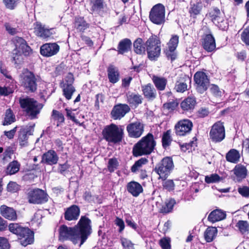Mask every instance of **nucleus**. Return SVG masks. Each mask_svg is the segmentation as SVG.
I'll use <instances>...</instances> for the list:
<instances>
[{"label": "nucleus", "instance_id": "obj_1", "mask_svg": "<svg viewBox=\"0 0 249 249\" xmlns=\"http://www.w3.org/2000/svg\"><path fill=\"white\" fill-rule=\"evenodd\" d=\"M91 231L90 220L86 216H82L78 224L73 227L61 225L58 229L59 239L61 241L69 240L74 244L80 241V247L87 239Z\"/></svg>", "mask_w": 249, "mask_h": 249}, {"label": "nucleus", "instance_id": "obj_2", "mask_svg": "<svg viewBox=\"0 0 249 249\" xmlns=\"http://www.w3.org/2000/svg\"><path fill=\"white\" fill-rule=\"evenodd\" d=\"M156 145L153 135L148 133L137 142L133 149V154L135 157L150 154Z\"/></svg>", "mask_w": 249, "mask_h": 249}, {"label": "nucleus", "instance_id": "obj_3", "mask_svg": "<svg viewBox=\"0 0 249 249\" xmlns=\"http://www.w3.org/2000/svg\"><path fill=\"white\" fill-rule=\"evenodd\" d=\"M102 133L104 138L108 142L119 143L124 137V127L111 124L105 127Z\"/></svg>", "mask_w": 249, "mask_h": 249}, {"label": "nucleus", "instance_id": "obj_4", "mask_svg": "<svg viewBox=\"0 0 249 249\" xmlns=\"http://www.w3.org/2000/svg\"><path fill=\"white\" fill-rule=\"evenodd\" d=\"M10 231L18 236L20 244L24 247L31 244L34 242V233L29 229L24 228L17 223H12L9 226Z\"/></svg>", "mask_w": 249, "mask_h": 249}, {"label": "nucleus", "instance_id": "obj_5", "mask_svg": "<svg viewBox=\"0 0 249 249\" xmlns=\"http://www.w3.org/2000/svg\"><path fill=\"white\" fill-rule=\"evenodd\" d=\"M148 57L151 60H155L160 55V41L156 36H152L145 43Z\"/></svg>", "mask_w": 249, "mask_h": 249}, {"label": "nucleus", "instance_id": "obj_6", "mask_svg": "<svg viewBox=\"0 0 249 249\" xmlns=\"http://www.w3.org/2000/svg\"><path fill=\"white\" fill-rule=\"evenodd\" d=\"M19 80L22 86L31 92H34L37 89L36 78L34 74L27 69L22 71Z\"/></svg>", "mask_w": 249, "mask_h": 249}, {"label": "nucleus", "instance_id": "obj_7", "mask_svg": "<svg viewBox=\"0 0 249 249\" xmlns=\"http://www.w3.org/2000/svg\"><path fill=\"white\" fill-rule=\"evenodd\" d=\"M173 168L174 163L172 158L167 157L156 165L154 170L159 175V178L165 180L170 174Z\"/></svg>", "mask_w": 249, "mask_h": 249}, {"label": "nucleus", "instance_id": "obj_8", "mask_svg": "<svg viewBox=\"0 0 249 249\" xmlns=\"http://www.w3.org/2000/svg\"><path fill=\"white\" fill-rule=\"evenodd\" d=\"M149 18L154 23L160 25L165 21V7L161 4H157L151 9Z\"/></svg>", "mask_w": 249, "mask_h": 249}, {"label": "nucleus", "instance_id": "obj_9", "mask_svg": "<svg viewBox=\"0 0 249 249\" xmlns=\"http://www.w3.org/2000/svg\"><path fill=\"white\" fill-rule=\"evenodd\" d=\"M27 199L30 203L39 204L46 202L48 196L43 190L37 188L29 191Z\"/></svg>", "mask_w": 249, "mask_h": 249}, {"label": "nucleus", "instance_id": "obj_10", "mask_svg": "<svg viewBox=\"0 0 249 249\" xmlns=\"http://www.w3.org/2000/svg\"><path fill=\"white\" fill-rule=\"evenodd\" d=\"M208 16L213 22L219 29L225 30L227 28V21L224 19L222 14L218 8H214L211 10L208 14Z\"/></svg>", "mask_w": 249, "mask_h": 249}, {"label": "nucleus", "instance_id": "obj_11", "mask_svg": "<svg viewBox=\"0 0 249 249\" xmlns=\"http://www.w3.org/2000/svg\"><path fill=\"white\" fill-rule=\"evenodd\" d=\"M210 137L212 141L215 142H220L225 138V129L222 123L217 122L212 126Z\"/></svg>", "mask_w": 249, "mask_h": 249}, {"label": "nucleus", "instance_id": "obj_12", "mask_svg": "<svg viewBox=\"0 0 249 249\" xmlns=\"http://www.w3.org/2000/svg\"><path fill=\"white\" fill-rule=\"evenodd\" d=\"M194 80L196 84V89L200 93H203L209 85V80L205 73L197 71L194 75Z\"/></svg>", "mask_w": 249, "mask_h": 249}, {"label": "nucleus", "instance_id": "obj_13", "mask_svg": "<svg viewBox=\"0 0 249 249\" xmlns=\"http://www.w3.org/2000/svg\"><path fill=\"white\" fill-rule=\"evenodd\" d=\"M128 136L131 138H139L144 131V125L140 122H136L128 124L126 126Z\"/></svg>", "mask_w": 249, "mask_h": 249}, {"label": "nucleus", "instance_id": "obj_14", "mask_svg": "<svg viewBox=\"0 0 249 249\" xmlns=\"http://www.w3.org/2000/svg\"><path fill=\"white\" fill-rule=\"evenodd\" d=\"M192 127L193 124L190 120H181L175 125L176 133L178 136L186 135L191 132Z\"/></svg>", "mask_w": 249, "mask_h": 249}, {"label": "nucleus", "instance_id": "obj_15", "mask_svg": "<svg viewBox=\"0 0 249 249\" xmlns=\"http://www.w3.org/2000/svg\"><path fill=\"white\" fill-rule=\"evenodd\" d=\"M59 49V45L56 43H46L41 46L40 52L43 56L50 57L57 54Z\"/></svg>", "mask_w": 249, "mask_h": 249}, {"label": "nucleus", "instance_id": "obj_16", "mask_svg": "<svg viewBox=\"0 0 249 249\" xmlns=\"http://www.w3.org/2000/svg\"><path fill=\"white\" fill-rule=\"evenodd\" d=\"M13 41L15 45V49L20 52L22 55L27 56L32 53L31 48L22 38L16 36L14 38Z\"/></svg>", "mask_w": 249, "mask_h": 249}, {"label": "nucleus", "instance_id": "obj_17", "mask_svg": "<svg viewBox=\"0 0 249 249\" xmlns=\"http://www.w3.org/2000/svg\"><path fill=\"white\" fill-rule=\"evenodd\" d=\"M178 43V36L177 35L172 36L167 43L168 49L166 51V54L168 59L171 61L174 60L176 58L175 51Z\"/></svg>", "mask_w": 249, "mask_h": 249}, {"label": "nucleus", "instance_id": "obj_18", "mask_svg": "<svg viewBox=\"0 0 249 249\" xmlns=\"http://www.w3.org/2000/svg\"><path fill=\"white\" fill-rule=\"evenodd\" d=\"M19 104L23 109H42L43 105L38 103L33 98L26 97L20 98Z\"/></svg>", "mask_w": 249, "mask_h": 249}, {"label": "nucleus", "instance_id": "obj_19", "mask_svg": "<svg viewBox=\"0 0 249 249\" xmlns=\"http://www.w3.org/2000/svg\"><path fill=\"white\" fill-rule=\"evenodd\" d=\"M58 157L56 153L52 150H49L42 156L41 162L48 165H53L57 163Z\"/></svg>", "mask_w": 249, "mask_h": 249}, {"label": "nucleus", "instance_id": "obj_20", "mask_svg": "<svg viewBox=\"0 0 249 249\" xmlns=\"http://www.w3.org/2000/svg\"><path fill=\"white\" fill-rule=\"evenodd\" d=\"M80 214L79 208L75 205L71 206L66 211L64 217L68 221L74 220L78 219Z\"/></svg>", "mask_w": 249, "mask_h": 249}, {"label": "nucleus", "instance_id": "obj_21", "mask_svg": "<svg viewBox=\"0 0 249 249\" xmlns=\"http://www.w3.org/2000/svg\"><path fill=\"white\" fill-rule=\"evenodd\" d=\"M126 190L134 197H137L143 191L142 185L138 182L132 181L126 185Z\"/></svg>", "mask_w": 249, "mask_h": 249}, {"label": "nucleus", "instance_id": "obj_22", "mask_svg": "<svg viewBox=\"0 0 249 249\" xmlns=\"http://www.w3.org/2000/svg\"><path fill=\"white\" fill-rule=\"evenodd\" d=\"M232 172L235 175L234 179L238 182L246 178L248 173L246 167L241 164H237L232 170Z\"/></svg>", "mask_w": 249, "mask_h": 249}, {"label": "nucleus", "instance_id": "obj_23", "mask_svg": "<svg viewBox=\"0 0 249 249\" xmlns=\"http://www.w3.org/2000/svg\"><path fill=\"white\" fill-rule=\"evenodd\" d=\"M107 77L109 81L115 84L119 81L120 79V73L118 69L113 65H110L107 69Z\"/></svg>", "mask_w": 249, "mask_h": 249}, {"label": "nucleus", "instance_id": "obj_24", "mask_svg": "<svg viewBox=\"0 0 249 249\" xmlns=\"http://www.w3.org/2000/svg\"><path fill=\"white\" fill-rule=\"evenodd\" d=\"M203 48L208 52H211L215 49V42L213 36L208 34L205 36L202 42Z\"/></svg>", "mask_w": 249, "mask_h": 249}, {"label": "nucleus", "instance_id": "obj_25", "mask_svg": "<svg viewBox=\"0 0 249 249\" xmlns=\"http://www.w3.org/2000/svg\"><path fill=\"white\" fill-rule=\"evenodd\" d=\"M1 214L5 218L10 220H15L17 218L16 211L11 207L2 205L0 208Z\"/></svg>", "mask_w": 249, "mask_h": 249}, {"label": "nucleus", "instance_id": "obj_26", "mask_svg": "<svg viewBox=\"0 0 249 249\" xmlns=\"http://www.w3.org/2000/svg\"><path fill=\"white\" fill-rule=\"evenodd\" d=\"M35 32L36 35L43 38H46L52 35L49 29H46L40 23L36 22L35 25Z\"/></svg>", "mask_w": 249, "mask_h": 249}, {"label": "nucleus", "instance_id": "obj_27", "mask_svg": "<svg viewBox=\"0 0 249 249\" xmlns=\"http://www.w3.org/2000/svg\"><path fill=\"white\" fill-rule=\"evenodd\" d=\"M91 10L101 13L106 11L107 4L104 0H90Z\"/></svg>", "mask_w": 249, "mask_h": 249}, {"label": "nucleus", "instance_id": "obj_28", "mask_svg": "<svg viewBox=\"0 0 249 249\" xmlns=\"http://www.w3.org/2000/svg\"><path fill=\"white\" fill-rule=\"evenodd\" d=\"M226 214L225 212L220 210H215L209 215L208 219L209 221L214 223L225 218Z\"/></svg>", "mask_w": 249, "mask_h": 249}, {"label": "nucleus", "instance_id": "obj_29", "mask_svg": "<svg viewBox=\"0 0 249 249\" xmlns=\"http://www.w3.org/2000/svg\"><path fill=\"white\" fill-rule=\"evenodd\" d=\"M134 51L139 54H142L145 52V45L144 44L142 39L141 38H138L133 43Z\"/></svg>", "mask_w": 249, "mask_h": 249}, {"label": "nucleus", "instance_id": "obj_30", "mask_svg": "<svg viewBox=\"0 0 249 249\" xmlns=\"http://www.w3.org/2000/svg\"><path fill=\"white\" fill-rule=\"evenodd\" d=\"M142 91L144 96L149 100H153L156 97V90L151 84L143 86Z\"/></svg>", "mask_w": 249, "mask_h": 249}, {"label": "nucleus", "instance_id": "obj_31", "mask_svg": "<svg viewBox=\"0 0 249 249\" xmlns=\"http://www.w3.org/2000/svg\"><path fill=\"white\" fill-rule=\"evenodd\" d=\"M131 46V42L129 39H124L119 42L118 45V53L120 54H124L128 52Z\"/></svg>", "mask_w": 249, "mask_h": 249}, {"label": "nucleus", "instance_id": "obj_32", "mask_svg": "<svg viewBox=\"0 0 249 249\" xmlns=\"http://www.w3.org/2000/svg\"><path fill=\"white\" fill-rule=\"evenodd\" d=\"M217 233V229L213 227L207 228L204 232L205 239L207 242H211L215 238Z\"/></svg>", "mask_w": 249, "mask_h": 249}, {"label": "nucleus", "instance_id": "obj_33", "mask_svg": "<svg viewBox=\"0 0 249 249\" xmlns=\"http://www.w3.org/2000/svg\"><path fill=\"white\" fill-rule=\"evenodd\" d=\"M196 100L194 97H188L180 104L182 109H194L196 105Z\"/></svg>", "mask_w": 249, "mask_h": 249}, {"label": "nucleus", "instance_id": "obj_34", "mask_svg": "<svg viewBox=\"0 0 249 249\" xmlns=\"http://www.w3.org/2000/svg\"><path fill=\"white\" fill-rule=\"evenodd\" d=\"M240 154L239 152L232 149L230 150L226 155L227 160L232 163H236L239 160Z\"/></svg>", "mask_w": 249, "mask_h": 249}, {"label": "nucleus", "instance_id": "obj_35", "mask_svg": "<svg viewBox=\"0 0 249 249\" xmlns=\"http://www.w3.org/2000/svg\"><path fill=\"white\" fill-rule=\"evenodd\" d=\"M153 81L158 89L160 90H163L164 89L167 83V80L165 78L158 76H154L153 78Z\"/></svg>", "mask_w": 249, "mask_h": 249}, {"label": "nucleus", "instance_id": "obj_36", "mask_svg": "<svg viewBox=\"0 0 249 249\" xmlns=\"http://www.w3.org/2000/svg\"><path fill=\"white\" fill-rule=\"evenodd\" d=\"M236 227L242 234L249 232V222L246 220H239L236 223Z\"/></svg>", "mask_w": 249, "mask_h": 249}, {"label": "nucleus", "instance_id": "obj_37", "mask_svg": "<svg viewBox=\"0 0 249 249\" xmlns=\"http://www.w3.org/2000/svg\"><path fill=\"white\" fill-rule=\"evenodd\" d=\"M63 95L67 100H70L75 89L72 85H62Z\"/></svg>", "mask_w": 249, "mask_h": 249}, {"label": "nucleus", "instance_id": "obj_38", "mask_svg": "<svg viewBox=\"0 0 249 249\" xmlns=\"http://www.w3.org/2000/svg\"><path fill=\"white\" fill-rule=\"evenodd\" d=\"M127 98L129 103L135 107L142 103V98L140 95L131 93L128 96Z\"/></svg>", "mask_w": 249, "mask_h": 249}, {"label": "nucleus", "instance_id": "obj_39", "mask_svg": "<svg viewBox=\"0 0 249 249\" xmlns=\"http://www.w3.org/2000/svg\"><path fill=\"white\" fill-rule=\"evenodd\" d=\"M176 204V201L174 199H170L167 200L164 205H163L160 209V213H168L170 212L174 205Z\"/></svg>", "mask_w": 249, "mask_h": 249}, {"label": "nucleus", "instance_id": "obj_40", "mask_svg": "<svg viewBox=\"0 0 249 249\" xmlns=\"http://www.w3.org/2000/svg\"><path fill=\"white\" fill-rule=\"evenodd\" d=\"M20 164L17 161L10 162L6 169V173L8 175H13L18 172L19 169Z\"/></svg>", "mask_w": 249, "mask_h": 249}, {"label": "nucleus", "instance_id": "obj_41", "mask_svg": "<svg viewBox=\"0 0 249 249\" xmlns=\"http://www.w3.org/2000/svg\"><path fill=\"white\" fill-rule=\"evenodd\" d=\"M15 121L16 117L12 110H7L3 122V125H9Z\"/></svg>", "mask_w": 249, "mask_h": 249}, {"label": "nucleus", "instance_id": "obj_42", "mask_svg": "<svg viewBox=\"0 0 249 249\" xmlns=\"http://www.w3.org/2000/svg\"><path fill=\"white\" fill-rule=\"evenodd\" d=\"M74 26L79 31H83L87 28L88 24L83 18H77L75 19Z\"/></svg>", "mask_w": 249, "mask_h": 249}, {"label": "nucleus", "instance_id": "obj_43", "mask_svg": "<svg viewBox=\"0 0 249 249\" xmlns=\"http://www.w3.org/2000/svg\"><path fill=\"white\" fill-rule=\"evenodd\" d=\"M28 137L27 135L24 134V132L21 133L20 132H18V142L19 143V145L21 148L27 147L29 145L28 142Z\"/></svg>", "mask_w": 249, "mask_h": 249}, {"label": "nucleus", "instance_id": "obj_44", "mask_svg": "<svg viewBox=\"0 0 249 249\" xmlns=\"http://www.w3.org/2000/svg\"><path fill=\"white\" fill-rule=\"evenodd\" d=\"M148 160L144 158H142L136 161L131 167V170L132 172L135 173L137 172L143 165L146 164Z\"/></svg>", "mask_w": 249, "mask_h": 249}, {"label": "nucleus", "instance_id": "obj_45", "mask_svg": "<svg viewBox=\"0 0 249 249\" xmlns=\"http://www.w3.org/2000/svg\"><path fill=\"white\" fill-rule=\"evenodd\" d=\"M202 4L200 3H196L191 4L190 8V13L191 16H195L200 13L202 9Z\"/></svg>", "mask_w": 249, "mask_h": 249}, {"label": "nucleus", "instance_id": "obj_46", "mask_svg": "<svg viewBox=\"0 0 249 249\" xmlns=\"http://www.w3.org/2000/svg\"><path fill=\"white\" fill-rule=\"evenodd\" d=\"M23 114L28 119L33 120L37 118V115L40 113L39 110H22Z\"/></svg>", "mask_w": 249, "mask_h": 249}, {"label": "nucleus", "instance_id": "obj_47", "mask_svg": "<svg viewBox=\"0 0 249 249\" xmlns=\"http://www.w3.org/2000/svg\"><path fill=\"white\" fill-rule=\"evenodd\" d=\"M171 133V131L170 130H167L163 134L162 138V145L164 148H166V147L169 146L171 143V142L172 141Z\"/></svg>", "mask_w": 249, "mask_h": 249}, {"label": "nucleus", "instance_id": "obj_48", "mask_svg": "<svg viewBox=\"0 0 249 249\" xmlns=\"http://www.w3.org/2000/svg\"><path fill=\"white\" fill-rule=\"evenodd\" d=\"M129 110H112L111 115L114 120H120L126 114Z\"/></svg>", "mask_w": 249, "mask_h": 249}, {"label": "nucleus", "instance_id": "obj_49", "mask_svg": "<svg viewBox=\"0 0 249 249\" xmlns=\"http://www.w3.org/2000/svg\"><path fill=\"white\" fill-rule=\"evenodd\" d=\"M13 61L17 64H19L21 63L23 60V55L21 54V52H19L18 50L15 49L13 52L12 54Z\"/></svg>", "mask_w": 249, "mask_h": 249}, {"label": "nucleus", "instance_id": "obj_50", "mask_svg": "<svg viewBox=\"0 0 249 249\" xmlns=\"http://www.w3.org/2000/svg\"><path fill=\"white\" fill-rule=\"evenodd\" d=\"M35 126V124H34L32 125H26L22 126L19 131L21 133L24 132V134L27 136L28 135H33V133L34 131V127Z\"/></svg>", "mask_w": 249, "mask_h": 249}, {"label": "nucleus", "instance_id": "obj_51", "mask_svg": "<svg viewBox=\"0 0 249 249\" xmlns=\"http://www.w3.org/2000/svg\"><path fill=\"white\" fill-rule=\"evenodd\" d=\"M220 178L217 174H213L210 176H206L205 178V181L207 183H215L219 181Z\"/></svg>", "mask_w": 249, "mask_h": 249}, {"label": "nucleus", "instance_id": "obj_52", "mask_svg": "<svg viewBox=\"0 0 249 249\" xmlns=\"http://www.w3.org/2000/svg\"><path fill=\"white\" fill-rule=\"evenodd\" d=\"M175 89L178 92H183L187 89V84L184 82L177 81L176 83Z\"/></svg>", "mask_w": 249, "mask_h": 249}, {"label": "nucleus", "instance_id": "obj_53", "mask_svg": "<svg viewBox=\"0 0 249 249\" xmlns=\"http://www.w3.org/2000/svg\"><path fill=\"white\" fill-rule=\"evenodd\" d=\"M241 38L246 44L249 45V26L243 30L241 35Z\"/></svg>", "mask_w": 249, "mask_h": 249}, {"label": "nucleus", "instance_id": "obj_54", "mask_svg": "<svg viewBox=\"0 0 249 249\" xmlns=\"http://www.w3.org/2000/svg\"><path fill=\"white\" fill-rule=\"evenodd\" d=\"M118 166V162L116 159H110L108 160V169L109 172H113L116 169H117Z\"/></svg>", "mask_w": 249, "mask_h": 249}, {"label": "nucleus", "instance_id": "obj_55", "mask_svg": "<svg viewBox=\"0 0 249 249\" xmlns=\"http://www.w3.org/2000/svg\"><path fill=\"white\" fill-rule=\"evenodd\" d=\"M5 6L10 9H14L19 3V0H3Z\"/></svg>", "mask_w": 249, "mask_h": 249}, {"label": "nucleus", "instance_id": "obj_56", "mask_svg": "<svg viewBox=\"0 0 249 249\" xmlns=\"http://www.w3.org/2000/svg\"><path fill=\"white\" fill-rule=\"evenodd\" d=\"M160 245L162 249H171L170 239L169 238H163L160 241Z\"/></svg>", "mask_w": 249, "mask_h": 249}, {"label": "nucleus", "instance_id": "obj_57", "mask_svg": "<svg viewBox=\"0 0 249 249\" xmlns=\"http://www.w3.org/2000/svg\"><path fill=\"white\" fill-rule=\"evenodd\" d=\"M238 192L242 196L245 197H249V187L247 186H242L238 187Z\"/></svg>", "mask_w": 249, "mask_h": 249}, {"label": "nucleus", "instance_id": "obj_58", "mask_svg": "<svg viewBox=\"0 0 249 249\" xmlns=\"http://www.w3.org/2000/svg\"><path fill=\"white\" fill-rule=\"evenodd\" d=\"M52 116L54 119L57 120L59 123H62L64 121L63 115L56 110H53Z\"/></svg>", "mask_w": 249, "mask_h": 249}, {"label": "nucleus", "instance_id": "obj_59", "mask_svg": "<svg viewBox=\"0 0 249 249\" xmlns=\"http://www.w3.org/2000/svg\"><path fill=\"white\" fill-rule=\"evenodd\" d=\"M121 240L122 245L124 248L127 249H135L134 245L129 240L125 238H122Z\"/></svg>", "mask_w": 249, "mask_h": 249}, {"label": "nucleus", "instance_id": "obj_60", "mask_svg": "<svg viewBox=\"0 0 249 249\" xmlns=\"http://www.w3.org/2000/svg\"><path fill=\"white\" fill-rule=\"evenodd\" d=\"M13 92V88L10 87L0 86V95L7 96Z\"/></svg>", "mask_w": 249, "mask_h": 249}, {"label": "nucleus", "instance_id": "obj_61", "mask_svg": "<svg viewBox=\"0 0 249 249\" xmlns=\"http://www.w3.org/2000/svg\"><path fill=\"white\" fill-rule=\"evenodd\" d=\"M74 81V78L73 75L69 73L67 74L65 78V80L61 84L62 85H72Z\"/></svg>", "mask_w": 249, "mask_h": 249}, {"label": "nucleus", "instance_id": "obj_62", "mask_svg": "<svg viewBox=\"0 0 249 249\" xmlns=\"http://www.w3.org/2000/svg\"><path fill=\"white\" fill-rule=\"evenodd\" d=\"M210 90L212 93L216 97H219L221 95L222 92L219 90L218 87L215 85H211Z\"/></svg>", "mask_w": 249, "mask_h": 249}, {"label": "nucleus", "instance_id": "obj_63", "mask_svg": "<svg viewBox=\"0 0 249 249\" xmlns=\"http://www.w3.org/2000/svg\"><path fill=\"white\" fill-rule=\"evenodd\" d=\"M163 186L165 189L171 191L174 189L175 184L172 180L169 179L163 182Z\"/></svg>", "mask_w": 249, "mask_h": 249}, {"label": "nucleus", "instance_id": "obj_64", "mask_svg": "<svg viewBox=\"0 0 249 249\" xmlns=\"http://www.w3.org/2000/svg\"><path fill=\"white\" fill-rule=\"evenodd\" d=\"M10 245L7 239L0 237V249H9Z\"/></svg>", "mask_w": 249, "mask_h": 249}]
</instances>
